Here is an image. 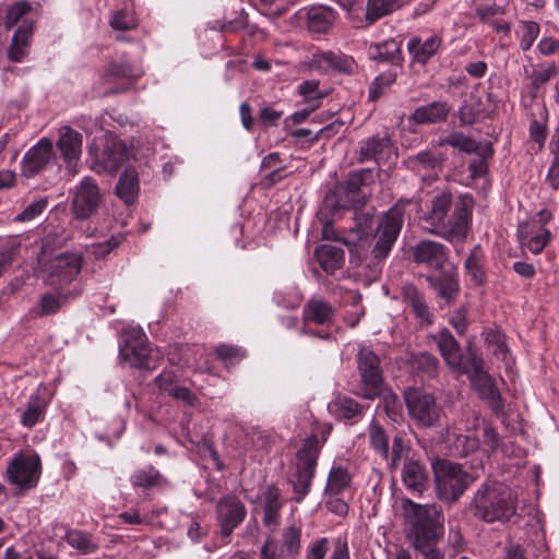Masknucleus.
<instances>
[{
  "label": "nucleus",
  "instance_id": "obj_1",
  "mask_svg": "<svg viewBox=\"0 0 559 559\" xmlns=\"http://www.w3.org/2000/svg\"><path fill=\"white\" fill-rule=\"evenodd\" d=\"M467 510L479 522L506 524L516 514L518 497L507 484L486 479L474 491Z\"/></svg>",
  "mask_w": 559,
  "mask_h": 559
},
{
  "label": "nucleus",
  "instance_id": "obj_2",
  "mask_svg": "<svg viewBox=\"0 0 559 559\" xmlns=\"http://www.w3.org/2000/svg\"><path fill=\"white\" fill-rule=\"evenodd\" d=\"M404 531L414 548L436 545L443 533L444 515L433 503L420 504L409 498L401 501Z\"/></svg>",
  "mask_w": 559,
  "mask_h": 559
},
{
  "label": "nucleus",
  "instance_id": "obj_3",
  "mask_svg": "<svg viewBox=\"0 0 559 559\" xmlns=\"http://www.w3.org/2000/svg\"><path fill=\"white\" fill-rule=\"evenodd\" d=\"M321 447L318 436L311 435L305 439L301 448L296 453V472L289 478V483L296 493L294 500L298 503L310 491Z\"/></svg>",
  "mask_w": 559,
  "mask_h": 559
},
{
  "label": "nucleus",
  "instance_id": "obj_4",
  "mask_svg": "<svg viewBox=\"0 0 559 559\" xmlns=\"http://www.w3.org/2000/svg\"><path fill=\"white\" fill-rule=\"evenodd\" d=\"M431 467L437 497L448 503L457 501L469 486V475L460 464L443 459H437Z\"/></svg>",
  "mask_w": 559,
  "mask_h": 559
},
{
  "label": "nucleus",
  "instance_id": "obj_5",
  "mask_svg": "<svg viewBox=\"0 0 559 559\" xmlns=\"http://www.w3.org/2000/svg\"><path fill=\"white\" fill-rule=\"evenodd\" d=\"M91 169L97 174H116L129 158V150L124 141L108 133L88 147Z\"/></svg>",
  "mask_w": 559,
  "mask_h": 559
},
{
  "label": "nucleus",
  "instance_id": "obj_6",
  "mask_svg": "<svg viewBox=\"0 0 559 559\" xmlns=\"http://www.w3.org/2000/svg\"><path fill=\"white\" fill-rule=\"evenodd\" d=\"M409 200H400L381 217L373 234L374 245L371 257L374 261H383L391 252L404 223V209Z\"/></svg>",
  "mask_w": 559,
  "mask_h": 559
},
{
  "label": "nucleus",
  "instance_id": "obj_7",
  "mask_svg": "<svg viewBox=\"0 0 559 559\" xmlns=\"http://www.w3.org/2000/svg\"><path fill=\"white\" fill-rule=\"evenodd\" d=\"M356 364L360 380L353 393L365 400H376L382 394L384 384L380 357L362 346L356 355Z\"/></svg>",
  "mask_w": 559,
  "mask_h": 559
},
{
  "label": "nucleus",
  "instance_id": "obj_8",
  "mask_svg": "<svg viewBox=\"0 0 559 559\" xmlns=\"http://www.w3.org/2000/svg\"><path fill=\"white\" fill-rule=\"evenodd\" d=\"M468 364L466 374L471 386L476 391L479 399L488 402V406L496 414H503L504 404L493 378L484 369V359L469 350L466 354Z\"/></svg>",
  "mask_w": 559,
  "mask_h": 559
},
{
  "label": "nucleus",
  "instance_id": "obj_9",
  "mask_svg": "<svg viewBox=\"0 0 559 559\" xmlns=\"http://www.w3.org/2000/svg\"><path fill=\"white\" fill-rule=\"evenodd\" d=\"M404 402L408 416L417 426L431 428L439 425L443 409L432 394L416 388H407L404 392Z\"/></svg>",
  "mask_w": 559,
  "mask_h": 559
},
{
  "label": "nucleus",
  "instance_id": "obj_10",
  "mask_svg": "<svg viewBox=\"0 0 559 559\" xmlns=\"http://www.w3.org/2000/svg\"><path fill=\"white\" fill-rule=\"evenodd\" d=\"M120 356L132 368L138 369H155L158 359V353L150 347L146 335L135 329L127 331Z\"/></svg>",
  "mask_w": 559,
  "mask_h": 559
},
{
  "label": "nucleus",
  "instance_id": "obj_11",
  "mask_svg": "<svg viewBox=\"0 0 559 559\" xmlns=\"http://www.w3.org/2000/svg\"><path fill=\"white\" fill-rule=\"evenodd\" d=\"M103 198L97 182L91 177H84L72 193L70 209L74 218L85 221L97 214Z\"/></svg>",
  "mask_w": 559,
  "mask_h": 559
},
{
  "label": "nucleus",
  "instance_id": "obj_12",
  "mask_svg": "<svg viewBox=\"0 0 559 559\" xmlns=\"http://www.w3.org/2000/svg\"><path fill=\"white\" fill-rule=\"evenodd\" d=\"M41 461L37 454H16L7 466L8 480L20 489L34 488L39 479Z\"/></svg>",
  "mask_w": 559,
  "mask_h": 559
},
{
  "label": "nucleus",
  "instance_id": "obj_13",
  "mask_svg": "<svg viewBox=\"0 0 559 559\" xmlns=\"http://www.w3.org/2000/svg\"><path fill=\"white\" fill-rule=\"evenodd\" d=\"M83 265L82 253L64 252L51 258L47 265V283L63 287L72 283L80 274Z\"/></svg>",
  "mask_w": 559,
  "mask_h": 559
},
{
  "label": "nucleus",
  "instance_id": "obj_14",
  "mask_svg": "<svg viewBox=\"0 0 559 559\" xmlns=\"http://www.w3.org/2000/svg\"><path fill=\"white\" fill-rule=\"evenodd\" d=\"M219 534L224 539H229L234 531L243 522L247 515L245 503L234 495L221 498L216 504Z\"/></svg>",
  "mask_w": 559,
  "mask_h": 559
},
{
  "label": "nucleus",
  "instance_id": "obj_15",
  "mask_svg": "<svg viewBox=\"0 0 559 559\" xmlns=\"http://www.w3.org/2000/svg\"><path fill=\"white\" fill-rule=\"evenodd\" d=\"M373 224V210L355 212L354 226L349 228V239H344L343 243L348 247L352 255H357L358 261L366 255L365 245L372 233Z\"/></svg>",
  "mask_w": 559,
  "mask_h": 559
},
{
  "label": "nucleus",
  "instance_id": "obj_16",
  "mask_svg": "<svg viewBox=\"0 0 559 559\" xmlns=\"http://www.w3.org/2000/svg\"><path fill=\"white\" fill-rule=\"evenodd\" d=\"M432 338L445 365L456 377L467 372L468 364L466 359L463 362L461 345L448 329L439 331Z\"/></svg>",
  "mask_w": 559,
  "mask_h": 559
},
{
  "label": "nucleus",
  "instance_id": "obj_17",
  "mask_svg": "<svg viewBox=\"0 0 559 559\" xmlns=\"http://www.w3.org/2000/svg\"><path fill=\"white\" fill-rule=\"evenodd\" d=\"M309 67L323 73L337 72L350 75L357 69L354 58L343 52L318 50L311 56Z\"/></svg>",
  "mask_w": 559,
  "mask_h": 559
},
{
  "label": "nucleus",
  "instance_id": "obj_18",
  "mask_svg": "<svg viewBox=\"0 0 559 559\" xmlns=\"http://www.w3.org/2000/svg\"><path fill=\"white\" fill-rule=\"evenodd\" d=\"M82 134L71 127L64 126L59 129L57 147L66 163L67 170L71 175L76 174V164L82 153Z\"/></svg>",
  "mask_w": 559,
  "mask_h": 559
},
{
  "label": "nucleus",
  "instance_id": "obj_19",
  "mask_svg": "<svg viewBox=\"0 0 559 559\" xmlns=\"http://www.w3.org/2000/svg\"><path fill=\"white\" fill-rule=\"evenodd\" d=\"M413 260L417 264H426L435 270H441L448 260L444 245L433 240H420L411 248Z\"/></svg>",
  "mask_w": 559,
  "mask_h": 559
},
{
  "label": "nucleus",
  "instance_id": "obj_20",
  "mask_svg": "<svg viewBox=\"0 0 559 559\" xmlns=\"http://www.w3.org/2000/svg\"><path fill=\"white\" fill-rule=\"evenodd\" d=\"M53 154L52 141L48 138L29 148L22 159V173L25 177H33L44 170L49 164Z\"/></svg>",
  "mask_w": 559,
  "mask_h": 559
},
{
  "label": "nucleus",
  "instance_id": "obj_21",
  "mask_svg": "<svg viewBox=\"0 0 559 559\" xmlns=\"http://www.w3.org/2000/svg\"><path fill=\"white\" fill-rule=\"evenodd\" d=\"M452 206V194L450 192H440L431 200L430 210L421 217L424 228L436 234L447 222V216Z\"/></svg>",
  "mask_w": 559,
  "mask_h": 559
},
{
  "label": "nucleus",
  "instance_id": "obj_22",
  "mask_svg": "<svg viewBox=\"0 0 559 559\" xmlns=\"http://www.w3.org/2000/svg\"><path fill=\"white\" fill-rule=\"evenodd\" d=\"M469 224L471 213L464 204H461L455 207L452 217L435 235L451 242L463 241L469 230Z\"/></svg>",
  "mask_w": 559,
  "mask_h": 559
},
{
  "label": "nucleus",
  "instance_id": "obj_23",
  "mask_svg": "<svg viewBox=\"0 0 559 559\" xmlns=\"http://www.w3.org/2000/svg\"><path fill=\"white\" fill-rule=\"evenodd\" d=\"M394 144L389 134H374L359 142L358 162L373 160L380 164L385 154L393 148Z\"/></svg>",
  "mask_w": 559,
  "mask_h": 559
},
{
  "label": "nucleus",
  "instance_id": "obj_24",
  "mask_svg": "<svg viewBox=\"0 0 559 559\" xmlns=\"http://www.w3.org/2000/svg\"><path fill=\"white\" fill-rule=\"evenodd\" d=\"M402 481L407 489L421 495L429 481L425 464L418 460H406L402 468Z\"/></svg>",
  "mask_w": 559,
  "mask_h": 559
},
{
  "label": "nucleus",
  "instance_id": "obj_25",
  "mask_svg": "<svg viewBox=\"0 0 559 559\" xmlns=\"http://www.w3.org/2000/svg\"><path fill=\"white\" fill-rule=\"evenodd\" d=\"M451 111V106L443 100L417 107L409 116V121L416 124H435L444 122Z\"/></svg>",
  "mask_w": 559,
  "mask_h": 559
},
{
  "label": "nucleus",
  "instance_id": "obj_26",
  "mask_svg": "<svg viewBox=\"0 0 559 559\" xmlns=\"http://www.w3.org/2000/svg\"><path fill=\"white\" fill-rule=\"evenodd\" d=\"M335 310L332 305L323 298L312 297L304 306L302 321L320 325L330 324L333 321Z\"/></svg>",
  "mask_w": 559,
  "mask_h": 559
},
{
  "label": "nucleus",
  "instance_id": "obj_27",
  "mask_svg": "<svg viewBox=\"0 0 559 559\" xmlns=\"http://www.w3.org/2000/svg\"><path fill=\"white\" fill-rule=\"evenodd\" d=\"M427 281L437 295L448 304L455 299L460 290L456 275L451 271L430 274L427 276Z\"/></svg>",
  "mask_w": 559,
  "mask_h": 559
},
{
  "label": "nucleus",
  "instance_id": "obj_28",
  "mask_svg": "<svg viewBox=\"0 0 559 559\" xmlns=\"http://www.w3.org/2000/svg\"><path fill=\"white\" fill-rule=\"evenodd\" d=\"M401 41L388 39L382 43L371 44L368 47V57L377 62L402 64Z\"/></svg>",
  "mask_w": 559,
  "mask_h": 559
},
{
  "label": "nucleus",
  "instance_id": "obj_29",
  "mask_svg": "<svg viewBox=\"0 0 559 559\" xmlns=\"http://www.w3.org/2000/svg\"><path fill=\"white\" fill-rule=\"evenodd\" d=\"M442 39L438 35H432L426 40L414 37L407 43V49L413 56L414 61L426 64L439 50Z\"/></svg>",
  "mask_w": 559,
  "mask_h": 559
},
{
  "label": "nucleus",
  "instance_id": "obj_30",
  "mask_svg": "<svg viewBox=\"0 0 559 559\" xmlns=\"http://www.w3.org/2000/svg\"><path fill=\"white\" fill-rule=\"evenodd\" d=\"M49 401L41 395L39 391L32 394L21 414V424L24 427L32 428L45 418Z\"/></svg>",
  "mask_w": 559,
  "mask_h": 559
},
{
  "label": "nucleus",
  "instance_id": "obj_31",
  "mask_svg": "<svg viewBox=\"0 0 559 559\" xmlns=\"http://www.w3.org/2000/svg\"><path fill=\"white\" fill-rule=\"evenodd\" d=\"M402 294L404 301L411 307L415 317L421 323L431 324L433 316L418 288L414 285H406L403 287Z\"/></svg>",
  "mask_w": 559,
  "mask_h": 559
},
{
  "label": "nucleus",
  "instance_id": "obj_32",
  "mask_svg": "<svg viewBox=\"0 0 559 559\" xmlns=\"http://www.w3.org/2000/svg\"><path fill=\"white\" fill-rule=\"evenodd\" d=\"M282 509L281 491L276 486H269L264 491L263 524L269 528L280 525V512Z\"/></svg>",
  "mask_w": 559,
  "mask_h": 559
},
{
  "label": "nucleus",
  "instance_id": "obj_33",
  "mask_svg": "<svg viewBox=\"0 0 559 559\" xmlns=\"http://www.w3.org/2000/svg\"><path fill=\"white\" fill-rule=\"evenodd\" d=\"M464 269L471 281L476 285H484L486 282L485 253L480 245H476L464 262Z\"/></svg>",
  "mask_w": 559,
  "mask_h": 559
},
{
  "label": "nucleus",
  "instance_id": "obj_34",
  "mask_svg": "<svg viewBox=\"0 0 559 559\" xmlns=\"http://www.w3.org/2000/svg\"><path fill=\"white\" fill-rule=\"evenodd\" d=\"M335 13L328 7H312L307 12V26L312 33H326L335 21Z\"/></svg>",
  "mask_w": 559,
  "mask_h": 559
},
{
  "label": "nucleus",
  "instance_id": "obj_35",
  "mask_svg": "<svg viewBox=\"0 0 559 559\" xmlns=\"http://www.w3.org/2000/svg\"><path fill=\"white\" fill-rule=\"evenodd\" d=\"M140 191L139 175L133 169H126L116 186L117 195L127 204L135 202Z\"/></svg>",
  "mask_w": 559,
  "mask_h": 559
},
{
  "label": "nucleus",
  "instance_id": "obj_36",
  "mask_svg": "<svg viewBox=\"0 0 559 559\" xmlns=\"http://www.w3.org/2000/svg\"><path fill=\"white\" fill-rule=\"evenodd\" d=\"M316 257L321 267L326 272L333 274L340 270L344 264L343 249L332 245H321L316 249Z\"/></svg>",
  "mask_w": 559,
  "mask_h": 559
},
{
  "label": "nucleus",
  "instance_id": "obj_37",
  "mask_svg": "<svg viewBox=\"0 0 559 559\" xmlns=\"http://www.w3.org/2000/svg\"><path fill=\"white\" fill-rule=\"evenodd\" d=\"M443 156L429 150L409 156L407 163L413 170L437 174L442 168Z\"/></svg>",
  "mask_w": 559,
  "mask_h": 559
},
{
  "label": "nucleus",
  "instance_id": "obj_38",
  "mask_svg": "<svg viewBox=\"0 0 559 559\" xmlns=\"http://www.w3.org/2000/svg\"><path fill=\"white\" fill-rule=\"evenodd\" d=\"M528 228L530 225L527 223L520 224L518 228V237L523 246H526L531 252L537 254L547 246L551 235L550 231L545 228H543L539 234L531 235Z\"/></svg>",
  "mask_w": 559,
  "mask_h": 559
},
{
  "label": "nucleus",
  "instance_id": "obj_39",
  "mask_svg": "<svg viewBox=\"0 0 559 559\" xmlns=\"http://www.w3.org/2000/svg\"><path fill=\"white\" fill-rule=\"evenodd\" d=\"M331 407L334 414L344 419H359L365 414V406L359 404L356 400L349 396H337L332 403Z\"/></svg>",
  "mask_w": 559,
  "mask_h": 559
},
{
  "label": "nucleus",
  "instance_id": "obj_40",
  "mask_svg": "<svg viewBox=\"0 0 559 559\" xmlns=\"http://www.w3.org/2000/svg\"><path fill=\"white\" fill-rule=\"evenodd\" d=\"M370 447L384 460L389 459V436L380 423L373 418L368 427Z\"/></svg>",
  "mask_w": 559,
  "mask_h": 559
},
{
  "label": "nucleus",
  "instance_id": "obj_41",
  "mask_svg": "<svg viewBox=\"0 0 559 559\" xmlns=\"http://www.w3.org/2000/svg\"><path fill=\"white\" fill-rule=\"evenodd\" d=\"M402 0H368L366 8V20L372 24L383 16L401 9Z\"/></svg>",
  "mask_w": 559,
  "mask_h": 559
},
{
  "label": "nucleus",
  "instance_id": "obj_42",
  "mask_svg": "<svg viewBox=\"0 0 559 559\" xmlns=\"http://www.w3.org/2000/svg\"><path fill=\"white\" fill-rule=\"evenodd\" d=\"M133 66L127 61H112L108 63L102 73V79L106 83L116 82L123 79H132L139 76Z\"/></svg>",
  "mask_w": 559,
  "mask_h": 559
},
{
  "label": "nucleus",
  "instance_id": "obj_43",
  "mask_svg": "<svg viewBox=\"0 0 559 559\" xmlns=\"http://www.w3.org/2000/svg\"><path fill=\"white\" fill-rule=\"evenodd\" d=\"M130 481L134 488L151 489L163 484L164 478L154 466L135 471Z\"/></svg>",
  "mask_w": 559,
  "mask_h": 559
},
{
  "label": "nucleus",
  "instance_id": "obj_44",
  "mask_svg": "<svg viewBox=\"0 0 559 559\" xmlns=\"http://www.w3.org/2000/svg\"><path fill=\"white\" fill-rule=\"evenodd\" d=\"M413 367L429 379H435L439 374L440 362L439 359L428 353L421 352L412 356Z\"/></svg>",
  "mask_w": 559,
  "mask_h": 559
},
{
  "label": "nucleus",
  "instance_id": "obj_45",
  "mask_svg": "<svg viewBox=\"0 0 559 559\" xmlns=\"http://www.w3.org/2000/svg\"><path fill=\"white\" fill-rule=\"evenodd\" d=\"M64 539L72 548L84 555L92 554L98 548L97 544L93 540L92 534L84 531L70 530L67 532Z\"/></svg>",
  "mask_w": 559,
  "mask_h": 559
},
{
  "label": "nucleus",
  "instance_id": "obj_46",
  "mask_svg": "<svg viewBox=\"0 0 559 559\" xmlns=\"http://www.w3.org/2000/svg\"><path fill=\"white\" fill-rule=\"evenodd\" d=\"M377 173L371 168H362L352 171L344 183V188L348 193H356L362 187L370 186L376 181Z\"/></svg>",
  "mask_w": 559,
  "mask_h": 559
},
{
  "label": "nucleus",
  "instance_id": "obj_47",
  "mask_svg": "<svg viewBox=\"0 0 559 559\" xmlns=\"http://www.w3.org/2000/svg\"><path fill=\"white\" fill-rule=\"evenodd\" d=\"M540 32L539 24L534 21H521L515 34L520 40V48L527 51L532 48Z\"/></svg>",
  "mask_w": 559,
  "mask_h": 559
},
{
  "label": "nucleus",
  "instance_id": "obj_48",
  "mask_svg": "<svg viewBox=\"0 0 559 559\" xmlns=\"http://www.w3.org/2000/svg\"><path fill=\"white\" fill-rule=\"evenodd\" d=\"M350 484V475L347 469L341 466L330 471L325 492L331 495L342 493Z\"/></svg>",
  "mask_w": 559,
  "mask_h": 559
},
{
  "label": "nucleus",
  "instance_id": "obj_49",
  "mask_svg": "<svg viewBox=\"0 0 559 559\" xmlns=\"http://www.w3.org/2000/svg\"><path fill=\"white\" fill-rule=\"evenodd\" d=\"M409 452V447L406 444L405 439L401 435H396L392 441V448L389 449V459L385 460L388 462V467L391 472L397 471L401 461L405 459L407 460V454Z\"/></svg>",
  "mask_w": 559,
  "mask_h": 559
},
{
  "label": "nucleus",
  "instance_id": "obj_50",
  "mask_svg": "<svg viewBox=\"0 0 559 559\" xmlns=\"http://www.w3.org/2000/svg\"><path fill=\"white\" fill-rule=\"evenodd\" d=\"M68 298V294H45L40 298L38 313L43 317L57 313L61 309V307L67 302Z\"/></svg>",
  "mask_w": 559,
  "mask_h": 559
},
{
  "label": "nucleus",
  "instance_id": "obj_51",
  "mask_svg": "<svg viewBox=\"0 0 559 559\" xmlns=\"http://www.w3.org/2000/svg\"><path fill=\"white\" fill-rule=\"evenodd\" d=\"M440 145H450L466 153L478 152L479 144L469 136L460 132H452L439 142Z\"/></svg>",
  "mask_w": 559,
  "mask_h": 559
},
{
  "label": "nucleus",
  "instance_id": "obj_52",
  "mask_svg": "<svg viewBox=\"0 0 559 559\" xmlns=\"http://www.w3.org/2000/svg\"><path fill=\"white\" fill-rule=\"evenodd\" d=\"M379 397L381 399V404L386 416L391 420L397 421L402 416V405L399 396L392 391L385 390V385L383 384L382 394Z\"/></svg>",
  "mask_w": 559,
  "mask_h": 559
},
{
  "label": "nucleus",
  "instance_id": "obj_53",
  "mask_svg": "<svg viewBox=\"0 0 559 559\" xmlns=\"http://www.w3.org/2000/svg\"><path fill=\"white\" fill-rule=\"evenodd\" d=\"M485 340H486V343L488 344L490 350L497 358H499L501 360L507 359L509 348L507 346L506 335L501 331L489 330L486 333Z\"/></svg>",
  "mask_w": 559,
  "mask_h": 559
},
{
  "label": "nucleus",
  "instance_id": "obj_54",
  "mask_svg": "<svg viewBox=\"0 0 559 559\" xmlns=\"http://www.w3.org/2000/svg\"><path fill=\"white\" fill-rule=\"evenodd\" d=\"M396 72L388 71L374 79L369 88V99L377 100L395 81Z\"/></svg>",
  "mask_w": 559,
  "mask_h": 559
},
{
  "label": "nucleus",
  "instance_id": "obj_55",
  "mask_svg": "<svg viewBox=\"0 0 559 559\" xmlns=\"http://www.w3.org/2000/svg\"><path fill=\"white\" fill-rule=\"evenodd\" d=\"M138 19L127 10L117 11L111 20L110 26L116 31H131L138 26Z\"/></svg>",
  "mask_w": 559,
  "mask_h": 559
},
{
  "label": "nucleus",
  "instance_id": "obj_56",
  "mask_svg": "<svg viewBox=\"0 0 559 559\" xmlns=\"http://www.w3.org/2000/svg\"><path fill=\"white\" fill-rule=\"evenodd\" d=\"M301 530L295 525L285 530L283 535V547L292 555L296 556L300 549Z\"/></svg>",
  "mask_w": 559,
  "mask_h": 559
},
{
  "label": "nucleus",
  "instance_id": "obj_57",
  "mask_svg": "<svg viewBox=\"0 0 559 559\" xmlns=\"http://www.w3.org/2000/svg\"><path fill=\"white\" fill-rule=\"evenodd\" d=\"M555 73L556 66L554 63L547 67L540 66L537 69H534L530 74L532 90L535 92L538 91L539 87L546 84Z\"/></svg>",
  "mask_w": 559,
  "mask_h": 559
},
{
  "label": "nucleus",
  "instance_id": "obj_58",
  "mask_svg": "<svg viewBox=\"0 0 559 559\" xmlns=\"http://www.w3.org/2000/svg\"><path fill=\"white\" fill-rule=\"evenodd\" d=\"M46 199H38L28 204L20 214L14 217V222H31L39 216L47 207Z\"/></svg>",
  "mask_w": 559,
  "mask_h": 559
},
{
  "label": "nucleus",
  "instance_id": "obj_59",
  "mask_svg": "<svg viewBox=\"0 0 559 559\" xmlns=\"http://www.w3.org/2000/svg\"><path fill=\"white\" fill-rule=\"evenodd\" d=\"M215 354L219 359L229 364L239 361L246 355L245 350H242L240 347L229 344H221L216 346Z\"/></svg>",
  "mask_w": 559,
  "mask_h": 559
},
{
  "label": "nucleus",
  "instance_id": "obj_60",
  "mask_svg": "<svg viewBox=\"0 0 559 559\" xmlns=\"http://www.w3.org/2000/svg\"><path fill=\"white\" fill-rule=\"evenodd\" d=\"M454 447L460 455L467 456L478 450L479 440L475 436L459 435L454 441Z\"/></svg>",
  "mask_w": 559,
  "mask_h": 559
},
{
  "label": "nucleus",
  "instance_id": "obj_61",
  "mask_svg": "<svg viewBox=\"0 0 559 559\" xmlns=\"http://www.w3.org/2000/svg\"><path fill=\"white\" fill-rule=\"evenodd\" d=\"M299 93L306 98L309 104H318V100L323 98L325 94H323L319 90V81L317 80H308L302 82L299 85Z\"/></svg>",
  "mask_w": 559,
  "mask_h": 559
},
{
  "label": "nucleus",
  "instance_id": "obj_62",
  "mask_svg": "<svg viewBox=\"0 0 559 559\" xmlns=\"http://www.w3.org/2000/svg\"><path fill=\"white\" fill-rule=\"evenodd\" d=\"M31 10V7L28 3L22 1L19 2L7 11V17H5V26L7 28L13 27L20 19L25 15Z\"/></svg>",
  "mask_w": 559,
  "mask_h": 559
},
{
  "label": "nucleus",
  "instance_id": "obj_63",
  "mask_svg": "<svg viewBox=\"0 0 559 559\" xmlns=\"http://www.w3.org/2000/svg\"><path fill=\"white\" fill-rule=\"evenodd\" d=\"M329 550V540L325 537L311 543L306 551V559H324Z\"/></svg>",
  "mask_w": 559,
  "mask_h": 559
},
{
  "label": "nucleus",
  "instance_id": "obj_64",
  "mask_svg": "<svg viewBox=\"0 0 559 559\" xmlns=\"http://www.w3.org/2000/svg\"><path fill=\"white\" fill-rule=\"evenodd\" d=\"M121 243V237L112 236L110 239L92 246V254L96 259L105 258L111 250Z\"/></svg>",
  "mask_w": 559,
  "mask_h": 559
}]
</instances>
